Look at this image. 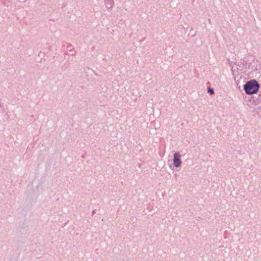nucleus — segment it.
<instances>
[{
	"label": "nucleus",
	"instance_id": "20e7f679",
	"mask_svg": "<svg viewBox=\"0 0 261 261\" xmlns=\"http://www.w3.org/2000/svg\"><path fill=\"white\" fill-rule=\"evenodd\" d=\"M105 2L107 9L111 10L114 4V0H106Z\"/></svg>",
	"mask_w": 261,
	"mask_h": 261
},
{
	"label": "nucleus",
	"instance_id": "f03ea898",
	"mask_svg": "<svg viewBox=\"0 0 261 261\" xmlns=\"http://www.w3.org/2000/svg\"><path fill=\"white\" fill-rule=\"evenodd\" d=\"M260 88V85L255 80L247 81L243 85V89L246 94L251 95L257 93Z\"/></svg>",
	"mask_w": 261,
	"mask_h": 261
},
{
	"label": "nucleus",
	"instance_id": "1a4fd4ad",
	"mask_svg": "<svg viewBox=\"0 0 261 261\" xmlns=\"http://www.w3.org/2000/svg\"><path fill=\"white\" fill-rule=\"evenodd\" d=\"M65 65H66L67 67L69 66V62H66L64 64Z\"/></svg>",
	"mask_w": 261,
	"mask_h": 261
},
{
	"label": "nucleus",
	"instance_id": "f257e3e1",
	"mask_svg": "<svg viewBox=\"0 0 261 261\" xmlns=\"http://www.w3.org/2000/svg\"><path fill=\"white\" fill-rule=\"evenodd\" d=\"M250 58L252 61V62L248 63L247 61L243 59L238 60L232 63L233 65L231 67V71L232 73L233 74L234 71V65L239 67L240 68H244L246 69H250L253 71H257L259 68H260L259 64L258 63V61H256V62H254L255 57L254 56H250Z\"/></svg>",
	"mask_w": 261,
	"mask_h": 261
},
{
	"label": "nucleus",
	"instance_id": "423d86ee",
	"mask_svg": "<svg viewBox=\"0 0 261 261\" xmlns=\"http://www.w3.org/2000/svg\"><path fill=\"white\" fill-rule=\"evenodd\" d=\"M207 92L208 93H209L210 95H213L215 93V91L213 88H208L207 89Z\"/></svg>",
	"mask_w": 261,
	"mask_h": 261
},
{
	"label": "nucleus",
	"instance_id": "7ed1b4c3",
	"mask_svg": "<svg viewBox=\"0 0 261 261\" xmlns=\"http://www.w3.org/2000/svg\"><path fill=\"white\" fill-rule=\"evenodd\" d=\"M181 165V155L179 152L176 151L173 154V166L174 167L178 168Z\"/></svg>",
	"mask_w": 261,
	"mask_h": 261
},
{
	"label": "nucleus",
	"instance_id": "39448f33",
	"mask_svg": "<svg viewBox=\"0 0 261 261\" xmlns=\"http://www.w3.org/2000/svg\"><path fill=\"white\" fill-rule=\"evenodd\" d=\"M250 101L254 102L255 104H259L261 102V99L259 96L257 97L253 96L251 97Z\"/></svg>",
	"mask_w": 261,
	"mask_h": 261
},
{
	"label": "nucleus",
	"instance_id": "9d476101",
	"mask_svg": "<svg viewBox=\"0 0 261 261\" xmlns=\"http://www.w3.org/2000/svg\"><path fill=\"white\" fill-rule=\"evenodd\" d=\"M74 55V54H73V53H72V54H71V56H73Z\"/></svg>",
	"mask_w": 261,
	"mask_h": 261
},
{
	"label": "nucleus",
	"instance_id": "6e6552de",
	"mask_svg": "<svg viewBox=\"0 0 261 261\" xmlns=\"http://www.w3.org/2000/svg\"><path fill=\"white\" fill-rule=\"evenodd\" d=\"M96 213V210H94L92 212V216H93Z\"/></svg>",
	"mask_w": 261,
	"mask_h": 261
},
{
	"label": "nucleus",
	"instance_id": "0eeeda50",
	"mask_svg": "<svg viewBox=\"0 0 261 261\" xmlns=\"http://www.w3.org/2000/svg\"><path fill=\"white\" fill-rule=\"evenodd\" d=\"M67 49L69 51H73V48L71 44H68L67 46Z\"/></svg>",
	"mask_w": 261,
	"mask_h": 261
}]
</instances>
